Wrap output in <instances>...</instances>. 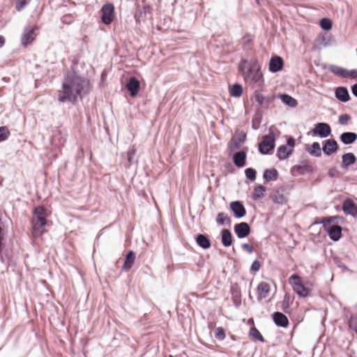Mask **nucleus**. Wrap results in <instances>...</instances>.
Listing matches in <instances>:
<instances>
[{
	"mask_svg": "<svg viewBox=\"0 0 357 357\" xmlns=\"http://www.w3.org/2000/svg\"><path fill=\"white\" fill-rule=\"evenodd\" d=\"M87 86L86 79L73 72L69 73L64 79L61 89L58 91V100L60 102H74L82 97Z\"/></svg>",
	"mask_w": 357,
	"mask_h": 357,
	"instance_id": "f257e3e1",
	"label": "nucleus"
},
{
	"mask_svg": "<svg viewBox=\"0 0 357 357\" xmlns=\"http://www.w3.org/2000/svg\"><path fill=\"white\" fill-rule=\"evenodd\" d=\"M240 70L246 82L252 84L254 87H261L264 85L263 74L257 61L249 63L244 61L240 66Z\"/></svg>",
	"mask_w": 357,
	"mask_h": 357,
	"instance_id": "f03ea898",
	"label": "nucleus"
},
{
	"mask_svg": "<svg viewBox=\"0 0 357 357\" xmlns=\"http://www.w3.org/2000/svg\"><path fill=\"white\" fill-rule=\"evenodd\" d=\"M47 213L42 206H38L34 209L32 218V234L33 236H40L45 231L44 227L46 225Z\"/></svg>",
	"mask_w": 357,
	"mask_h": 357,
	"instance_id": "7ed1b4c3",
	"label": "nucleus"
},
{
	"mask_svg": "<svg viewBox=\"0 0 357 357\" xmlns=\"http://www.w3.org/2000/svg\"><path fill=\"white\" fill-rule=\"evenodd\" d=\"M289 282L294 291L301 297H306L312 291V284L310 282L303 283L301 277L297 275H292L289 278Z\"/></svg>",
	"mask_w": 357,
	"mask_h": 357,
	"instance_id": "20e7f679",
	"label": "nucleus"
},
{
	"mask_svg": "<svg viewBox=\"0 0 357 357\" xmlns=\"http://www.w3.org/2000/svg\"><path fill=\"white\" fill-rule=\"evenodd\" d=\"M275 138L273 132L263 137L262 142L259 144V151L262 154H268L275 148Z\"/></svg>",
	"mask_w": 357,
	"mask_h": 357,
	"instance_id": "39448f33",
	"label": "nucleus"
},
{
	"mask_svg": "<svg viewBox=\"0 0 357 357\" xmlns=\"http://www.w3.org/2000/svg\"><path fill=\"white\" fill-rule=\"evenodd\" d=\"M295 140L292 137L287 139V145H281L278 149L277 156L280 160L287 159L293 152Z\"/></svg>",
	"mask_w": 357,
	"mask_h": 357,
	"instance_id": "423d86ee",
	"label": "nucleus"
},
{
	"mask_svg": "<svg viewBox=\"0 0 357 357\" xmlns=\"http://www.w3.org/2000/svg\"><path fill=\"white\" fill-rule=\"evenodd\" d=\"M323 224L325 230L332 240L336 241L340 238L342 235L341 227L332 225L329 220L323 222Z\"/></svg>",
	"mask_w": 357,
	"mask_h": 357,
	"instance_id": "0eeeda50",
	"label": "nucleus"
},
{
	"mask_svg": "<svg viewBox=\"0 0 357 357\" xmlns=\"http://www.w3.org/2000/svg\"><path fill=\"white\" fill-rule=\"evenodd\" d=\"M102 22L105 24H109L114 20V6L112 3H106L101 8Z\"/></svg>",
	"mask_w": 357,
	"mask_h": 357,
	"instance_id": "6e6552de",
	"label": "nucleus"
},
{
	"mask_svg": "<svg viewBox=\"0 0 357 357\" xmlns=\"http://www.w3.org/2000/svg\"><path fill=\"white\" fill-rule=\"evenodd\" d=\"M314 135H317L322 138L327 137L331 135V129L328 124L318 123L312 130Z\"/></svg>",
	"mask_w": 357,
	"mask_h": 357,
	"instance_id": "1a4fd4ad",
	"label": "nucleus"
},
{
	"mask_svg": "<svg viewBox=\"0 0 357 357\" xmlns=\"http://www.w3.org/2000/svg\"><path fill=\"white\" fill-rule=\"evenodd\" d=\"M36 29L37 27L33 26L29 27L24 31L22 36V43L23 45L26 46L34 40L36 36Z\"/></svg>",
	"mask_w": 357,
	"mask_h": 357,
	"instance_id": "9d476101",
	"label": "nucleus"
},
{
	"mask_svg": "<svg viewBox=\"0 0 357 357\" xmlns=\"http://www.w3.org/2000/svg\"><path fill=\"white\" fill-rule=\"evenodd\" d=\"M234 231L240 238L248 236L250 232V228L248 223L241 222L234 226Z\"/></svg>",
	"mask_w": 357,
	"mask_h": 357,
	"instance_id": "9b49d317",
	"label": "nucleus"
},
{
	"mask_svg": "<svg viewBox=\"0 0 357 357\" xmlns=\"http://www.w3.org/2000/svg\"><path fill=\"white\" fill-rule=\"evenodd\" d=\"M269 70L271 73H277L282 69L283 60L279 56H272L269 61Z\"/></svg>",
	"mask_w": 357,
	"mask_h": 357,
	"instance_id": "f8f14e48",
	"label": "nucleus"
},
{
	"mask_svg": "<svg viewBox=\"0 0 357 357\" xmlns=\"http://www.w3.org/2000/svg\"><path fill=\"white\" fill-rule=\"evenodd\" d=\"M231 210L233 211L234 216L237 218H241L245 215V209L241 202L235 201L230 204Z\"/></svg>",
	"mask_w": 357,
	"mask_h": 357,
	"instance_id": "ddd939ff",
	"label": "nucleus"
},
{
	"mask_svg": "<svg viewBox=\"0 0 357 357\" xmlns=\"http://www.w3.org/2000/svg\"><path fill=\"white\" fill-rule=\"evenodd\" d=\"M139 87V82L134 77H130L126 84L127 89L130 92L131 96L133 97L138 94Z\"/></svg>",
	"mask_w": 357,
	"mask_h": 357,
	"instance_id": "4468645a",
	"label": "nucleus"
},
{
	"mask_svg": "<svg viewBox=\"0 0 357 357\" xmlns=\"http://www.w3.org/2000/svg\"><path fill=\"white\" fill-rule=\"evenodd\" d=\"M342 210L346 214L352 216L357 215V206L350 199H347L343 202Z\"/></svg>",
	"mask_w": 357,
	"mask_h": 357,
	"instance_id": "2eb2a0df",
	"label": "nucleus"
},
{
	"mask_svg": "<svg viewBox=\"0 0 357 357\" xmlns=\"http://www.w3.org/2000/svg\"><path fill=\"white\" fill-rule=\"evenodd\" d=\"M246 135L243 132L236 134L232 139L231 143L229 146L231 151H234L238 149L241 145L244 143Z\"/></svg>",
	"mask_w": 357,
	"mask_h": 357,
	"instance_id": "dca6fc26",
	"label": "nucleus"
},
{
	"mask_svg": "<svg viewBox=\"0 0 357 357\" xmlns=\"http://www.w3.org/2000/svg\"><path fill=\"white\" fill-rule=\"evenodd\" d=\"M335 96L338 100L342 102H347L350 99L348 90L347 89V88L343 86H339L336 88L335 91Z\"/></svg>",
	"mask_w": 357,
	"mask_h": 357,
	"instance_id": "f3484780",
	"label": "nucleus"
},
{
	"mask_svg": "<svg viewBox=\"0 0 357 357\" xmlns=\"http://www.w3.org/2000/svg\"><path fill=\"white\" fill-rule=\"evenodd\" d=\"M246 152L245 151H238L234 154L233 160L234 165L238 167H243L245 165Z\"/></svg>",
	"mask_w": 357,
	"mask_h": 357,
	"instance_id": "a211bd4d",
	"label": "nucleus"
},
{
	"mask_svg": "<svg viewBox=\"0 0 357 357\" xmlns=\"http://www.w3.org/2000/svg\"><path fill=\"white\" fill-rule=\"evenodd\" d=\"M322 149L326 155H330L337 151V142L335 139H327Z\"/></svg>",
	"mask_w": 357,
	"mask_h": 357,
	"instance_id": "6ab92c4d",
	"label": "nucleus"
},
{
	"mask_svg": "<svg viewBox=\"0 0 357 357\" xmlns=\"http://www.w3.org/2000/svg\"><path fill=\"white\" fill-rule=\"evenodd\" d=\"M270 292V285L264 282H260L257 286V294L259 299L266 298Z\"/></svg>",
	"mask_w": 357,
	"mask_h": 357,
	"instance_id": "aec40b11",
	"label": "nucleus"
},
{
	"mask_svg": "<svg viewBox=\"0 0 357 357\" xmlns=\"http://www.w3.org/2000/svg\"><path fill=\"white\" fill-rule=\"evenodd\" d=\"M276 97L280 98L285 105L289 107L294 108L298 105L297 100L288 94H278Z\"/></svg>",
	"mask_w": 357,
	"mask_h": 357,
	"instance_id": "412c9836",
	"label": "nucleus"
},
{
	"mask_svg": "<svg viewBox=\"0 0 357 357\" xmlns=\"http://www.w3.org/2000/svg\"><path fill=\"white\" fill-rule=\"evenodd\" d=\"M341 142L346 145L354 143L357 139V134L351 132H344L340 135Z\"/></svg>",
	"mask_w": 357,
	"mask_h": 357,
	"instance_id": "4be33fe9",
	"label": "nucleus"
},
{
	"mask_svg": "<svg viewBox=\"0 0 357 357\" xmlns=\"http://www.w3.org/2000/svg\"><path fill=\"white\" fill-rule=\"evenodd\" d=\"M274 322L277 326L286 327L288 325L287 317L281 312H275L273 315Z\"/></svg>",
	"mask_w": 357,
	"mask_h": 357,
	"instance_id": "5701e85b",
	"label": "nucleus"
},
{
	"mask_svg": "<svg viewBox=\"0 0 357 357\" xmlns=\"http://www.w3.org/2000/svg\"><path fill=\"white\" fill-rule=\"evenodd\" d=\"M356 158L354 153H347L342 155V167L347 168L356 162Z\"/></svg>",
	"mask_w": 357,
	"mask_h": 357,
	"instance_id": "b1692460",
	"label": "nucleus"
},
{
	"mask_svg": "<svg viewBox=\"0 0 357 357\" xmlns=\"http://www.w3.org/2000/svg\"><path fill=\"white\" fill-rule=\"evenodd\" d=\"M222 243L225 247H228L231 245L232 243V235L229 229H225L222 231Z\"/></svg>",
	"mask_w": 357,
	"mask_h": 357,
	"instance_id": "393cba45",
	"label": "nucleus"
},
{
	"mask_svg": "<svg viewBox=\"0 0 357 357\" xmlns=\"http://www.w3.org/2000/svg\"><path fill=\"white\" fill-rule=\"evenodd\" d=\"M197 243L204 249H207L211 247L209 239L203 234L197 235L196 238Z\"/></svg>",
	"mask_w": 357,
	"mask_h": 357,
	"instance_id": "a878e982",
	"label": "nucleus"
},
{
	"mask_svg": "<svg viewBox=\"0 0 357 357\" xmlns=\"http://www.w3.org/2000/svg\"><path fill=\"white\" fill-rule=\"evenodd\" d=\"M307 151L312 155L319 157L321 154V147L318 142H314L310 146L306 149Z\"/></svg>",
	"mask_w": 357,
	"mask_h": 357,
	"instance_id": "bb28decb",
	"label": "nucleus"
},
{
	"mask_svg": "<svg viewBox=\"0 0 357 357\" xmlns=\"http://www.w3.org/2000/svg\"><path fill=\"white\" fill-rule=\"evenodd\" d=\"M135 259V253L132 251L128 252L125 259L123 268L130 269L132 266Z\"/></svg>",
	"mask_w": 357,
	"mask_h": 357,
	"instance_id": "cd10ccee",
	"label": "nucleus"
},
{
	"mask_svg": "<svg viewBox=\"0 0 357 357\" xmlns=\"http://www.w3.org/2000/svg\"><path fill=\"white\" fill-rule=\"evenodd\" d=\"M230 96L235 98H239L243 93V87L238 84H234L229 89Z\"/></svg>",
	"mask_w": 357,
	"mask_h": 357,
	"instance_id": "c85d7f7f",
	"label": "nucleus"
},
{
	"mask_svg": "<svg viewBox=\"0 0 357 357\" xmlns=\"http://www.w3.org/2000/svg\"><path fill=\"white\" fill-rule=\"evenodd\" d=\"M263 176L266 181H275L278 177V172L275 169H266L264 171Z\"/></svg>",
	"mask_w": 357,
	"mask_h": 357,
	"instance_id": "c756f323",
	"label": "nucleus"
},
{
	"mask_svg": "<svg viewBox=\"0 0 357 357\" xmlns=\"http://www.w3.org/2000/svg\"><path fill=\"white\" fill-rule=\"evenodd\" d=\"M328 70L331 73H333V74H335L339 77L344 78V77L345 75L344 73H345L346 69L342 67L335 66V65H331L328 67Z\"/></svg>",
	"mask_w": 357,
	"mask_h": 357,
	"instance_id": "7c9ffc66",
	"label": "nucleus"
},
{
	"mask_svg": "<svg viewBox=\"0 0 357 357\" xmlns=\"http://www.w3.org/2000/svg\"><path fill=\"white\" fill-rule=\"evenodd\" d=\"M265 191V187L261 185H259L254 189L252 197L254 198V199H258L263 196Z\"/></svg>",
	"mask_w": 357,
	"mask_h": 357,
	"instance_id": "2f4dec72",
	"label": "nucleus"
},
{
	"mask_svg": "<svg viewBox=\"0 0 357 357\" xmlns=\"http://www.w3.org/2000/svg\"><path fill=\"white\" fill-rule=\"evenodd\" d=\"M217 223L223 225L225 224H230V220L227 217V215L224 213H219L217 219H216Z\"/></svg>",
	"mask_w": 357,
	"mask_h": 357,
	"instance_id": "473e14b6",
	"label": "nucleus"
},
{
	"mask_svg": "<svg viewBox=\"0 0 357 357\" xmlns=\"http://www.w3.org/2000/svg\"><path fill=\"white\" fill-rule=\"evenodd\" d=\"M320 26L324 30L328 31L332 29L333 22L329 18H323L320 21Z\"/></svg>",
	"mask_w": 357,
	"mask_h": 357,
	"instance_id": "72a5a7b5",
	"label": "nucleus"
},
{
	"mask_svg": "<svg viewBox=\"0 0 357 357\" xmlns=\"http://www.w3.org/2000/svg\"><path fill=\"white\" fill-rule=\"evenodd\" d=\"M250 335L253 337L254 338L259 340V341H261L262 342H264V340L262 335H261L259 331L255 328H252L250 329Z\"/></svg>",
	"mask_w": 357,
	"mask_h": 357,
	"instance_id": "f704fd0d",
	"label": "nucleus"
},
{
	"mask_svg": "<svg viewBox=\"0 0 357 357\" xmlns=\"http://www.w3.org/2000/svg\"><path fill=\"white\" fill-rule=\"evenodd\" d=\"M254 98L259 105H261L264 103V97L261 91H255L254 93Z\"/></svg>",
	"mask_w": 357,
	"mask_h": 357,
	"instance_id": "c9c22d12",
	"label": "nucleus"
},
{
	"mask_svg": "<svg viewBox=\"0 0 357 357\" xmlns=\"http://www.w3.org/2000/svg\"><path fill=\"white\" fill-rule=\"evenodd\" d=\"M9 130L7 128L0 127V142L6 140L9 136Z\"/></svg>",
	"mask_w": 357,
	"mask_h": 357,
	"instance_id": "e433bc0d",
	"label": "nucleus"
},
{
	"mask_svg": "<svg viewBox=\"0 0 357 357\" xmlns=\"http://www.w3.org/2000/svg\"><path fill=\"white\" fill-rule=\"evenodd\" d=\"M245 174L246 177L251 181H254L256 178V171L252 168H247Z\"/></svg>",
	"mask_w": 357,
	"mask_h": 357,
	"instance_id": "4c0bfd02",
	"label": "nucleus"
},
{
	"mask_svg": "<svg viewBox=\"0 0 357 357\" xmlns=\"http://www.w3.org/2000/svg\"><path fill=\"white\" fill-rule=\"evenodd\" d=\"M350 120L351 116L347 114H341L338 118V122L341 125H347Z\"/></svg>",
	"mask_w": 357,
	"mask_h": 357,
	"instance_id": "58836bf2",
	"label": "nucleus"
},
{
	"mask_svg": "<svg viewBox=\"0 0 357 357\" xmlns=\"http://www.w3.org/2000/svg\"><path fill=\"white\" fill-rule=\"evenodd\" d=\"M215 337L220 340L225 339V333L224 329L222 327H218L215 329Z\"/></svg>",
	"mask_w": 357,
	"mask_h": 357,
	"instance_id": "ea45409f",
	"label": "nucleus"
},
{
	"mask_svg": "<svg viewBox=\"0 0 357 357\" xmlns=\"http://www.w3.org/2000/svg\"><path fill=\"white\" fill-rule=\"evenodd\" d=\"M344 78L357 79V70H345Z\"/></svg>",
	"mask_w": 357,
	"mask_h": 357,
	"instance_id": "a19ab883",
	"label": "nucleus"
},
{
	"mask_svg": "<svg viewBox=\"0 0 357 357\" xmlns=\"http://www.w3.org/2000/svg\"><path fill=\"white\" fill-rule=\"evenodd\" d=\"M30 0H16V8L17 10H20L24 8L29 3Z\"/></svg>",
	"mask_w": 357,
	"mask_h": 357,
	"instance_id": "79ce46f5",
	"label": "nucleus"
},
{
	"mask_svg": "<svg viewBox=\"0 0 357 357\" xmlns=\"http://www.w3.org/2000/svg\"><path fill=\"white\" fill-rule=\"evenodd\" d=\"M349 327L354 329L357 333V314L351 317L349 320Z\"/></svg>",
	"mask_w": 357,
	"mask_h": 357,
	"instance_id": "37998d69",
	"label": "nucleus"
},
{
	"mask_svg": "<svg viewBox=\"0 0 357 357\" xmlns=\"http://www.w3.org/2000/svg\"><path fill=\"white\" fill-rule=\"evenodd\" d=\"M259 268L260 263L257 260L254 261L251 266V270L253 271H258Z\"/></svg>",
	"mask_w": 357,
	"mask_h": 357,
	"instance_id": "c03bdc74",
	"label": "nucleus"
},
{
	"mask_svg": "<svg viewBox=\"0 0 357 357\" xmlns=\"http://www.w3.org/2000/svg\"><path fill=\"white\" fill-rule=\"evenodd\" d=\"M135 154V150L134 149H131L128 152V160L130 163L132 162V160Z\"/></svg>",
	"mask_w": 357,
	"mask_h": 357,
	"instance_id": "a18cd8bd",
	"label": "nucleus"
},
{
	"mask_svg": "<svg viewBox=\"0 0 357 357\" xmlns=\"http://www.w3.org/2000/svg\"><path fill=\"white\" fill-rule=\"evenodd\" d=\"M243 248L247 250L249 253H252L253 252V247L248 243L243 244Z\"/></svg>",
	"mask_w": 357,
	"mask_h": 357,
	"instance_id": "49530a36",
	"label": "nucleus"
},
{
	"mask_svg": "<svg viewBox=\"0 0 357 357\" xmlns=\"http://www.w3.org/2000/svg\"><path fill=\"white\" fill-rule=\"evenodd\" d=\"M252 40V36L251 35H245L243 38V42L244 44H248L250 43V42Z\"/></svg>",
	"mask_w": 357,
	"mask_h": 357,
	"instance_id": "de8ad7c7",
	"label": "nucleus"
},
{
	"mask_svg": "<svg viewBox=\"0 0 357 357\" xmlns=\"http://www.w3.org/2000/svg\"><path fill=\"white\" fill-rule=\"evenodd\" d=\"M273 200L275 202L282 204L284 202V197H283V196H279L278 197H277L276 196H273Z\"/></svg>",
	"mask_w": 357,
	"mask_h": 357,
	"instance_id": "09e8293b",
	"label": "nucleus"
},
{
	"mask_svg": "<svg viewBox=\"0 0 357 357\" xmlns=\"http://www.w3.org/2000/svg\"><path fill=\"white\" fill-rule=\"evenodd\" d=\"M351 91H352V93L357 97V84H355L352 87H351Z\"/></svg>",
	"mask_w": 357,
	"mask_h": 357,
	"instance_id": "8fccbe9b",
	"label": "nucleus"
},
{
	"mask_svg": "<svg viewBox=\"0 0 357 357\" xmlns=\"http://www.w3.org/2000/svg\"><path fill=\"white\" fill-rule=\"evenodd\" d=\"M5 43V38L3 36H0V47H1Z\"/></svg>",
	"mask_w": 357,
	"mask_h": 357,
	"instance_id": "3c124183",
	"label": "nucleus"
},
{
	"mask_svg": "<svg viewBox=\"0 0 357 357\" xmlns=\"http://www.w3.org/2000/svg\"><path fill=\"white\" fill-rule=\"evenodd\" d=\"M288 298H289V296L287 294H286L285 296H284V299L286 300V299H288Z\"/></svg>",
	"mask_w": 357,
	"mask_h": 357,
	"instance_id": "603ef678",
	"label": "nucleus"
},
{
	"mask_svg": "<svg viewBox=\"0 0 357 357\" xmlns=\"http://www.w3.org/2000/svg\"><path fill=\"white\" fill-rule=\"evenodd\" d=\"M2 181H3L2 178H1V177H0V185H1V183H2Z\"/></svg>",
	"mask_w": 357,
	"mask_h": 357,
	"instance_id": "864d4df0",
	"label": "nucleus"
},
{
	"mask_svg": "<svg viewBox=\"0 0 357 357\" xmlns=\"http://www.w3.org/2000/svg\"><path fill=\"white\" fill-rule=\"evenodd\" d=\"M253 128H254L255 129H257V128H258V127H257V126H255V125H253Z\"/></svg>",
	"mask_w": 357,
	"mask_h": 357,
	"instance_id": "5fc2aeb1",
	"label": "nucleus"
}]
</instances>
